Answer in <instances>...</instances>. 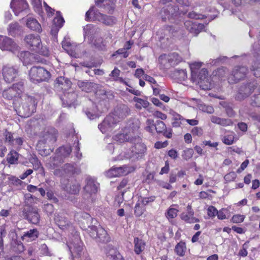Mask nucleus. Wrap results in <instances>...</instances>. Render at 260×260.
Segmentation results:
<instances>
[{
	"mask_svg": "<svg viewBox=\"0 0 260 260\" xmlns=\"http://www.w3.org/2000/svg\"><path fill=\"white\" fill-rule=\"evenodd\" d=\"M24 198L25 203L26 206H27V208H28L29 206H31V204L34 203V200L36 199L35 197L30 194H26L24 196Z\"/></svg>",
	"mask_w": 260,
	"mask_h": 260,
	"instance_id": "0e129e2a",
	"label": "nucleus"
},
{
	"mask_svg": "<svg viewBox=\"0 0 260 260\" xmlns=\"http://www.w3.org/2000/svg\"><path fill=\"white\" fill-rule=\"evenodd\" d=\"M39 232L36 229H31L27 232L24 233L23 235L22 236L23 240H25L26 238H28L27 241L29 240L33 241L36 239L38 237Z\"/></svg>",
	"mask_w": 260,
	"mask_h": 260,
	"instance_id": "58836bf2",
	"label": "nucleus"
},
{
	"mask_svg": "<svg viewBox=\"0 0 260 260\" xmlns=\"http://www.w3.org/2000/svg\"><path fill=\"white\" fill-rule=\"evenodd\" d=\"M17 53H18L17 54L18 57L23 62L24 65L26 66L34 61L35 58L34 54H31L27 51H23L20 52H19L18 51Z\"/></svg>",
	"mask_w": 260,
	"mask_h": 260,
	"instance_id": "7c9ffc66",
	"label": "nucleus"
},
{
	"mask_svg": "<svg viewBox=\"0 0 260 260\" xmlns=\"http://www.w3.org/2000/svg\"><path fill=\"white\" fill-rule=\"evenodd\" d=\"M155 199V196H151L149 197H140L138 199L139 202L142 203L144 206L153 202Z\"/></svg>",
	"mask_w": 260,
	"mask_h": 260,
	"instance_id": "bf43d9fd",
	"label": "nucleus"
},
{
	"mask_svg": "<svg viewBox=\"0 0 260 260\" xmlns=\"http://www.w3.org/2000/svg\"><path fill=\"white\" fill-rule=\"evenodd\" d=\"M168 54L161 55L158 58L159 63L164 68H168L171 66V64L168 61Z\"/></svg>",
	"mask_w": 260,
	"mask_h": 260,
	"instance_id": "6e6d98bb",
	"label": "nucleus"
},
{
	"mask_svg": "<svg viewBox=\"0 0 260 260\" xmlns=\"http://www.w3.org/2000/svg\"><path fill=\"white\" fill-rule=\"evenodd\" d=\"M146 126L145 129L146 131L149 132L151 133H153L155 128V124L154 121L152 119H148L146 121Z\"/></svg>",
	"mask_w": 260,
	"mask_h": 260,
	"instance_id": "680f3d73",
	"label": "nucleus"
},
{
	"mask_svg": "<svg viewBox=\"0 0 260 260\" xmlns=\"http://www.w3.org/2000/svg\"><path fill=\"white\" fill-rule=\"evenodd\" d=\"M61 188L69 193L76 194L79 193L81 187L77 182L69 183L68 180L62 179L61 181Z\"/></svg>",
	"mask_w": 260,
	"mask_h": 260,
	"instance_id": "412c9836",
	"label": "nucleus"
},
{
	"mask_svg": "<svg viewBox=\"0 0 260 260\" xmlns=\"http://www.w3.org/2000/svg\"><path fill=\"white\" fill-rule=\"evenodd\" d=\"M184 25L186 29L194 36H197L205 27L203 24L198 23L191 20L185 21Z\"/></svg>",
	"mask_w": 260,
	"mask_h": 260,
	"instance_id": "393cba45",
	"label": "nucleus"
},
{
	"mask_svg": "<svg viewBox=\"0 0 260 260\" xmlns=\"http://www.w3.org/2000/svg\"><path fill=\"white\" fill-rule=\"evenodd\" d=\"M86 115L87 117L90 119H93L95 118L99 117L101 112H99L98 111H95L94 110H89V109H87L85 111Z\"/></svg>",
	"mask_w": 260,
	"mask_h": 260,
	"instance_id": "052dcab7",
	"label": "nucleus"
},
{
	"mask_svg": "<svg viewBox=\"0 0 260 260\" xmlns=\"http://www.w3.org/2000/svg\"><path fill=\"white\" fill-rule=\"evenodd\" d=\"M18 153L15 151H11L8 154L7 161L10 164H15L17 162Z\"/></svg>",
	"mask_w": 260,
	"mask_h": 260,
	"instance_id": "3c124183",
	"label": "nucleus"
},
{
	"mask_svg": "<svg viewBox=\"0 0 260 260\" xmlns=\"http://www.w3.org/2000/svg\"><path fill=\"white\" fill-rule=\"evenodd\" d=\"M178 9L177 7H174L171 4L162 8L160 12L161 20L165 21L167 19H170L177 12Z\"/></svg>",
	"mask_w": 260,
	"mask_h": 260,
	"instance_id": "cd10ccee",
	"label": "nucleus"
},
{
	"mask_svg": "<svg viewBox=\"0 0 260 260\" xmlns=\"http://www.w3.org/2000/svg\"><path fill=\"white\" fill-rule=\"evenodd\" d=\"M30 81L34 83H38L47 81L51 74L47 70L40 67H32L29 72Z\"/></svg>",
	"mask_w": 260,
	"mask_h": 260,
	"instance_id": "423d86ee",
	"label": "nucleus"
},
{
	"mask_svg": "<svg viewBox=\"0 0 260 260\" xmlns=\"http://www.w3.org/2000/svg\"><path fill=\"white\" fill-rule=\"evenodd\" d=\"M26 25L30 29L38 32H40L42 31L40 24L35 18L31 17L28 18L27 20Z\"/></svg>",
	"mask_w": 260,
	"mask_h": 260,
	"instance_id": "c9c22d12",
	"label": "nucleus"
},
{
	"mask_svg": "<svg viewBox=\"0 0 260 260\" xmlns=\"http://www.w3.org/2000/svg\"><path fill=\"white\" fill-rule=\"evenodd\" d=\"M131 143L134 144V146L132 147L138 159L141 158L146 151V147L141 142V139L139 137L134 136L133 142Z\"/></svg>",
	"mask_w": 260,
	"mask_h": 260,
	"instance_id": "4be33fe9",
	"label": "nucleus"
},
{
	"mask_svg": "<svg viewBox=\"0 0 260 260\" xmlns=\"http://www.w3.org/2000/svg\"><path fill=\"white\" fill-rule=\"evenodd\" d=\"M248 73V69L244 66L235 67L232 74L228 78V81L230 83L233 84L237 83L241 80H243Z\"/></svg>",
	"mask_w": 260,
	"mask_h": 260,
	"instance_id": "f8f14e48",
	"label": "nucleus"
},
{
	"mask_svg": "<svg viewBox=\"0 0 260 260\" xmlns=\"http://www.w3.org/2000/svg\"><path fill=\"white\" fill-rule=\"evenodd\" d=\"M211 121L214 123H216L223 126H230L233 124V122L230 119L221 118L215 116H212Z\"/></svg>",
	"mask_w": 260,
	"mask_h": 260,
	"instance_id": "e433bc0d",
	"label": "nucleus"
},
{
	"mask_svg": "<svg viewBox=\"0 0 260 260\" xmlns=\"http://www.w3.org/2000/svg\"><path fill=\"white\" fill-rule=\"evenodd\" d=\"M132 169L130 167L124 165L119 167H113L106 173V175L110 178L116 177L126 175L131 173Z\"/></svg>",
	"mask_w": 260,
	"mask_h": 260,
	"instance_id": "6ab92c4d",
	"label": "nucleus"
},
{
	"mask_svg": "<svg viewBox=\"0 0 260 260\" xmlns=\"http://www.w3.org/2000/svg\"><path fill=\"white\" fill-rule=\"evenodd\" d=\"M254 91L258 92L259 93L254 94L251 97L250 104L253 107H260V86L258 85L257 81L255 80H253L245 85H242L240 87L235 99L237 100L241 101Z\"/></svg>",
	"mask_w": 260,
	"mask_h": 260,
	"instance_id": "f257e3e1",
	"label": "nucleus"
},
{
	"mask_svg": "<svg viewBox=\"0 0 260 260\" xmlns=\"http://www.w3.org/2000/svg\"><path fill=\"white\" fill-rule=\"evenodd\" d=\"M88 232L91 237L99 242L105 243L110 241V237L107 232L100 225L98 227L95 225L89 226Z\"/></svg>",
	"mask_w": 260,
	"mask_h": 260,
	"instance_id": "0eeeda50",
	"label": "nucleus"
},
{
	"mask_svg": "<svg viewBox=\"0 0 260 260\" xmlns=\"http://www.w3.org/2000/svg\"><path fill=\"white\" fill-rule=\"evenodd\" d=\"M145 211V208L144 205L139 202V200H138L135 206L134 213L135 215L137 217H140L143 214Z\"/></svg>",
	"mask_w": 260,
	"mask_h": 260,
	"instance_id": "49530a36",
	"label": "nucleus"
},
{
	"mask_svg": "<svg viewBox=\"0 0 260 260\" xmlns=\"http://www.w3.org/2000/svg\"><path fill=\"white\" fill-rule=\"evenodd\" d=\"M23 83L19 82L13 85V86L3 92V96L5 99L12 100L13 98L18 97L23 91Z\"/></svg>",
	"mask_w": 260,
	"mask_h": 260,
	"instance_id": "9d476101",
	"label": "nucleus"
},
{
	"mask_svg": "<svg viewBox=\"0 0 260 260\" xmlns=\"http://www.w3.org/2000/svg\"><path fill=\"white\" fill-rule=\"evenodd\" d=\"M133 101L136 103L135 107L136 109L141 110L142 108H144L147 109L149 112L151 111L150 108H149L150 103L147 100L135 96L133 98Z\"/></svg>",
	"mask_w": 260,
	"mask_h": 260,
	"instance_id": "473e14b6",
	"label": "nucleus"
},
{
	"mask_svg": "<svg viewBox=\"0 0 260 260\" xmlns=\"http://www.w3.org/2000/svg\"><path fill=\"white\" fill-rule=\"evenodd\" d=\"M178 211V210L175 208H170L167 211V217L168 218H174L177 216Z\"/></svg>",
	"mask_w": 260,
	"mask_h": 260,
	"instance_id": "338daca9",
	"label": "nucleus"
},
{
	"mask_svg": "<svg viewBox=\"0 0 260 260\" xmlns=\"http://www.w3.org/2000/svg\"><path fill=\"white\" fill-rule=\"evenodd\" d=\"M96 5L105 12L112 14L115 7V3L111 0H97Z\"/></svg>",
	"mask_w": 260,
	"mask_h": 260,
	"instance_id": "c756f323",
	"label": "nucleus"
},
{
	"mask_svg": "<svg viewBox=\"0 0 260 260\" xmlns=\"http://www.w3.org/2000/svg\"><path fill=\"white\" fill-rule=\"evenodd\" d=\"M107 256L112 260H124L121 254L115 249H111L107 253Z\"/></svg>",
	"mask_w": 260,
	"mask_h": 260,
	"instance_id": "a18cd8bd",
	"label": "nucleus"
},
{
	"mask_svg": "<svg viewBox=\"0 0 260 260\" xmlns=\"http://www.w3.org/2000/svg\"><path fill=\"white\" fill-rule=\"evenodd\" d=\"M53 22L54 25H55L56 27H58V28H56V32L57 31H58L59 29L63 26V24L64 22V19L60 15V12H56V16L54 18Z\"/></svg>",
	"mask_w": 260,
	"mask_h": 260,
	"instance_id": "c03bdc74",
	"label": "nucleus"
},
{
	"mask_svg": "<svg viewBox=\"0 0 260 260\" xmlns=\"http://www.w3.org/2000/svg\"><path fill=\"white\" fill-rule=\"evenodd\" d=\"M166 124L160 120H157L155 123V129L157 133H162L166 129Z\"/></svg>",
	"mask_w": 260,
	"mask_h": 260,
	"instance_id": "4d7b16f0",
	"label": "nucleus"
},
{
	"mask_svg": "<svg viewBox=\"0 0 260 260\" xmlns=\"http://www.w3.org/2000/svg\"><path fill=\"white\" fill-rule=\"evenodd\" d=\"M57 132L53 127H48L45 129L43 137L38 142L41 146L44 144L50 146L56 141Z\"/></svg>",
	"mask_w": 260,
	"mask_h": 260,
	"instance_id": "9b49d317",
	"label": "nucleus"
},
{
	"mask_svg": "<svg viewBox=\"0 0 260 260\" xmlns=\"http://www.w3.org/2000/svg\"><path fill=\"white\" fill-rule=\"evenodd\" d=\"M24 41L35 52L44 56H47L49 55V51L46 47L43 48L40 37L39 35H28L25 37Z\"/></svg>",
	"mask_w": 260,
	"mask_h": 260,
	"instance_id": "20e7f679",
	"label": "nucleus"
},
{
	"mask_svg": "<svg viewBox=\"0 0 260 260\" xmlns=\"http://www.w3.org/2000/svg\"><path fill=\"white\" fill-rule=\"evenodd\" d=\"M191 78L203 90H209L213 87L210 77L208 76V71L206 69H202L199 73H192Z\"/></svg>",
	"mask_w": 260,
	"mask_h": 260,
	"instance_id": "39448f33",
	"label": "nucleus"
},
{
	"mask_svg": "<svg viewBox=\"0 0 260 260\" xmlns=\"http://www.w3.org/2000/svg\"><path fill=\"white\" fill-rule=\"evenodd\" d=\"M99 184L93 179L91 178H87L86 185L84 187V198L89 201L92 202L93 197L98 192Z\"/></svg>",
	"mask_w": 260,
	"mask_h": 260,
	"instance_id": "6e6552de",
	"label": "nucleus"
},
{
	"mask_svg": "<svg viewBox=\"0 0 260 260\" xmlns=\"http://www.w3.org/2000/svg\"><path fill=\"white\" fill-rule=\"evenodd\" d=\"M168 61L171 66L177 64L181 60V57L175 52L168 54Z\"/></svg>",
	"mask_w": 260,
	"mask_h": 260,
	"instance_id": "37998d69",
	"label": "nucleus"
},
{
	"mask_svg": "<svg viewBox=\"0 0 260 260\" xmlns=\"http://www.w3.org/2000/svg\"><path fill=\"white\" fill-rule=\"evenodd\" d=\"M54 220L60 229L62 230H69L70 231H72L71 235L69 236L67 241L69 240L70 238L73 239V236L75 233H77L79 235L78 232L74 230L72 224L70 221L68 220L64 214L58 213L55 215Z\"/></svg>",
	"mask_w": 260,
	"mask_h": 260,
	"instance_id": "1a4fd4ad",
	"label": "nucleus"
},
{
	"mask_svg": "<svg viewBox=\"0 0 260 260\" xmlns=\"http://www.w3.org/2000/svg\"><path fill=\"white\" fill-rule=\"evenodd\" d=\"M31 3L35 11L40 13L42 9V0H31Z\"/></svg>",
	"mask_w": 260,
	"mask_h": 260,
	"instance_id": "774afa93",
	"label": "nucleus"
},
{
	"mask_svg": "<svg viewBox=\"0 0 260 260\" xmlns=\"http://www.w3.org/2000/svg\"><path fill=\"white\" fill-rule=\"evenodd\" d=\"M85 19L86 21H98L106 25H112L117 21L115 17L103 14L94 7L90 8L86 13Z\"/></svg>",
	"mask_w": 260,
	"mask_h": 260,
	"instance_id": "f03ea898",
	"label": "nucleus"
},
{
	"mask_svg": "<svg viewBox=\"0 0 260 260\" xmlns=\"http://www.w3.org/2000/svg\"><path fill=\"white\" fill-rule=\"evenodd\" d=\"M180 218L188 223H193L200 221L199 219L194 217V211L191 205L189 204L186 207V212H182L181 214Z\"/></svg>",
	"mask_w": 260,
	"mask_h": 260,
	"instance_id": "a878e982",
	"label": "nucleus"
},
{
	"mask_svg": "<svg viewBox=\"0 0 260 260\" xmlns=\"http://www.w3.org/2000/svg\"><path fill=\"white\" fill-rule=\"evenodd\" d=\"M63 162L61 158H59L56 154L53 157H51L48 160L47 164L51 169H57V168Z\"/></svg>",
	"mask_w": 260,
	"mask_h": 260,
	"instance_id": "4c0bfd02",
	"label": "nucleus"
},
{
	"mask_svg": "<svg viewBox=\"0 0 260 260\" xmlns=\"http://www.w3.org/2000/svg\"><path fill=\"white\" fill-rule=\"evenodd\" d=\"M72 83L71 81L64 77H59L54 81L55 90L58 92L62 93L70 90Z\"/></svg>",
	"mask_w": 260,
	"mask_h": 260,
	"instance_id": "f3484780",
	"label": "nucleus"
},
{
	"mask_svg": "<svg viewBox=\"0 0 260 260\" xmlns=\"http://www.w3.org/2000/svg\"><path fill=\"white\" fill-rule=\"evenodd\" d=\"M120 73V71L118 68H115L110 74V76L112 77L113 81L125 83V82L123 78L119 77Z\"/></svg>",
	"mask_w": 260,
	"mask_h": 260,
	"instance_id": "de8ad7c7",
	"label": "nucleus"
},
{
	"mask_svg": "<svg viewBox=\"0 0 260 260\" xmlns=\"http://www.w3.org/2000/svg\"><path fill=\"white\" fill-rule=\"evenodd\" d=\"M117 123L118 120L110 114L104 119L101 123L99 124L98 127L102 133L105 134L111 132Z\"/></svg>",
	"mask_w": 260,
	"mask_h": 260,
	"instance_id": "dca6fc26",
	"label": "nucleus"
},
{
	"mask_svg": "<svg viewBox=\"0 0 260 260\" xmlns=\"http://www.w3.org/2000/svg\"><path fill=\"white\" fill-rule=\"evenodd\" d=\"M18 68L10 64L4 66L2 69V74L4 80L8 83L13 82L18 75Z\"/></svg>",
	"mask_w": 260,
	"mask_h": 260,
	"instance_id": "2eb2a0df",
	"label": "nucleus"
},
{
	"mask_svg": "<svg viewBox=\"0 0 260 260\" xmlns=\"http://www.w3.org/2000/svg\"><path fill=\"white\" fill-rule=\"evenodd\" d=\"M11 8L16 15H18L20 12L27 10L28 5L26 0H12Z\"/></svg>",
	"mask_w": 260,
	"mask_h": 260,
	"instance_id": "bb28decb",
	"label": "nucleus"
},
{
	"mask_svg": "<svg viewBox=\"0 0 260 260\" xmlns=\"http://www.w3.org/2000/svg\"><path fill=\"white\" fill-rule=\"evenodd\" d=\"M22 212L24 217L29 222L35 224L39 223L40 215L37 207L29 206L28 208H24Z\"/></svg>",
	"mask_w": 260,
	"mask_h": 260,
	"instance_id": "4468645a",
	"label": "nucleus"
},
{
	"mask_svg": "<svg viewBox=\"0 0 260 260\" xmlns=\"http://www.w3.org/2000/svg\"><path fill=\"white\" fill-rule=\"evenodd\" d=\"M73 238H70L67 241V245L69 248L72 260L80 257L83 253V243L81 241L79 235L75 233Z\"/></svg>",
	"mask_w": 260,
	"mask_h": 260,
	"instance_id": "7ed1b4c3",
	"label": "nucleus"
},
{
	"mask_svg": "<svg viewBox=\"0 0 260 260\" xmlns=\"http://www.w3.org/2000/svg\"><path fill=\"white\" fill-rule=\"evenodd\" d=\"M19 29V25L17 22L11 23L8 28L9 34L14 36L16 35Z\"/></svg>",
	"mask_w": 260,
	"mask_h": 260,
	"instance_id": "864d4df0",
	"label": "nucleus"
},
{
	"mask_svg": "<svg viewBox=\"0 0 260 260\" xmlns=\"http://www.w3.org/2000/svg\"><path fill=\"white\" fill-rule=\"evenodd\" d=\"M93 44L99 50H105L106 49L107 42L102 38H96L93 42Z\"/></svg>",
	"mask_w": 260,
	"mask_h": 260,
	"instance_id": "ea45409f",
	"label": "nucleus"
},
{
	"mask_svg": "<svg viewBox=\"0 0 260 260\" xmlns=\"http://www.w3.org/2000/svg\"><path fill=\"white\" fill-rule=\"evenodd\" d=\"M193 153V150L192 148H186L183 151L182 157L184 159L187 160L192 157Z\"/></svg>",
	"mask_w": 260,
	"mask_h": 260,
	"instance_id": "13d9d810",
	"label": "nucleus"
},
{
	"mask_svg": "<svg viewBox=\"0 0 260 260\" xmlns=\"http://www.w3.org/2000/svg\"><path fill=\"white\" fill-rule=\"evenodd\" d=\"M185 249V243L180 242L175 246V250L178 255L183 256L184 254Z\"/></svg>",
	"mask_w": 260,
	"mask_h": 260,
	"instance_id": "5fc2aeb1",
	"label": "nucleus"
},
{
	"mask_svg": "<svg viewBox=\"0 0 260 260\" xmlns=\"http://www.w3.org/2000/svg\"><path fill=\"white\" fill-rule=\"evenodd\" d=\"M72 149L70 146H62L57 149L55 154L62 160L68 157L71 153Z\"/></svg>",
	"mask_w": 260,
	"mask_h": 260,
	"instance_id": "f704fd0d",
	"label": "nucleus"
},
{
	"mask_svg": "<svg viewBox=\"0 0 260 260\" xmlns=\"http://www.w3.org/2000/svg\"><path fill=\"white\" fill-rule=\"evenodd\" d=\"M37 103L34 98L31 96H26L25 102L22 104V109L24 111V116H29L35 112Z\"/></svg>",
	"mask_w": 260,
	"mask_h": 260,
	"instance_id": "a211bd4d",
	"label": "nucleus"
},
{
	"mask_svg": "<svg viewBox=\"0 0 260 260\" xmlns=\"http://www.w3.org/2000/svg\"><path fill=\"white\" fill-rule=\"evenodd\" d=\"M235 136V135L234 132H231L230 134L224 136L222 138V141L226 145H232L234 143Z\"/></svg>",
	"mask_w": 260,
	"mask_h": 260,
	"instance_id": "603ef678",
	"label": "nucleus"
},
{
	"mask_svg": "<svg viewBox=\"0 0 260 260\" xmlns=\"http://www.w3.org/2000/svg\"><path fill=\"white\" fill-rule=\"evenodd\" d=\"M124 159H131L132 161H135L138 159L133 147H132L131 149L126 150L123 153L120 154L118 156L117 159L123 160Z\"/></svg>",
	"mask_w": 260,
	"mask_h": 260,
	"instance_id": "2f4dec72",
	"label": "nucleus"
},
{
	"mask_svg": "<svg viewBox=\"0 0 260 260\" xmlns=\"http://www.w3.org/2000/svg\"><path fill=\"white\" fill-rule=\"evenodd\" d=\"M80 170L76 168L74 165L66 164L60 169H55L54 171V174L55 176H62L78 174Z\"/></svg>",
	"mask_w": 260,
	"mask_h": 260,
	"instance_id": "aec40b11",
	"label": "nucleus"
},
{
	"mask_svg": "<svg viewBox=\"0 0 260 260\" xmlns=\"http://www.w3.org/2000/svg\"><path fill=\"white\" fill-rule=\"evenodd\" d=\"M62 94H59L60 99L63 102V104H65L66 102L67 105L71 107L72 105H74V103L77 99V94L70 88V90L65 92Z\"/></svg>",
	"mask_w": 260,
	"mask_h": 260,
	"instance_id": "c85d7f7f",
	"label": "nucleus"
},
{
	"mask_svg": "<svg viewBox=\"0 0 260 260\" xmlns=\"http://www.w3.org/2000/svg\"><path fill=\"white\" fill-rule=\"evenodd\" d=\"M173 76L178 81H184L187 78V72L186 70L183 69H176L173 73Z\"/></svg>",
	"mask_w": 260,
	"mask_h": 260,
	"instance_id": "a19ab883",
	"label": "nucleus"
},
{
	"mask_svg": "<svg viewBox=\"0 0 260 260\" xmlns=\"http://www.w3.org/2000/svg\"><path fill=\"white\" fill-rule=\"evenodd\" d=\"M78 85L82 91H84L86 92H91L94 86L93 84L91 82L82 81H79L78 82Z\"/></svg>",
	"mask_w": 260,
	"mask_h": 260,
	"instance_id": "79ce46f5",
	"label": "nucleus"
},
{
	"mask_svg": "<svg viewBox=\"0 0 260 260\" xmlns=\"http://www.w3.org/2000/svg\"><path fill=\"white\" fill-rule=\"evenodd\" d=\"M251 70L253 71V75L255 77H260V62L255 61L252 66Z\"/></svg>",
	"mask_w": 260,
	"mask_h": 260,
	"instance_id": "e2e57ef3",
	"label": "nucleus"
},
{
	"mask_svg": "<svg viewBox=\"0 0 260 260\" xmlns=\"http://www.w3.org/2000/svg\"><path fill=\"white\" fill-rule=\"evenodd\" d=\"M134 243V251L137 254H140L145 248L146 243L142 239L135 238Z\"/></svg>",
	"mask_w": 260,
	"mask_h": 260,
	"instance_id": "72a5a7b5",
	"label": "nucleus"
},
{
	"mask_svg": "<svg viewBox=\"0 0 260 260\" xmlns=\"http://www.w3.org/2000/svg\"><path fill=\"white\" fill-rule=\"evenodd\" d=\"M174 121L172 122V126L174 127L180 126L181 124H183L185 119L179 114H176L173 117Z\"/></svg>",
	"mask_w": 260,
	"mask_h": 260,
	"instance_id": "09e8293b",
	"label": "nucleus"
},
{
	"mask_svg": "<svg viewBox=\"0 0 260 260\" xmlns=\"http://www.w3.org/2000/svg\"><path fill=\"white\" fill-rule=\"evenodd\" d=\"M133 132L128 128H125L122 133L116 135L114 139L119 143H124L125 142H133L134 136Z\"/></svg>",
	"mask_w": 260,
	"mask_h": 260,
	"instance_id": "5701e85b",
	"label": "nucleus"
},
{
	"mask_svg": "<svg viewBox=\"0 0 260 260\" xmlns=\"http://www.w3.org/2000/svg\"><path fill=\"white\" fill-rule=\"evenodd\" d=\"M71 46V43L69 42L63 41L62 43V47L64 50H66L71 56L75 58L78 57V54L72 51Z\"/></svg>",
	"mask_w": 260,
	"mask_h": 260,
	"instance_id": "8fccbe9b",
	"label": "nucleus"
},
{
	"mask_svg": "<svg viewBox=\"0 0 260 260\" xmlns=\"http://www.w3.org/2000/svg\"><path fill=\"white\" fill-rule=\"evenodd\" d=\"M0 49L2 50L9 51L16 54L19 51L20 47L12 39L0 35Z\"/></svg>",
	"mask_w": 260,
	"mask_h": 260,
	"instance_id": "ddd939ff",
	"label": "nucleus"
},
{
	"mask_svg": "<svg viewBox=\"0 0 260 260\" xmlns=\"http://www.w3.org/2000/svg\"><path fill=\"white\" fill-rule=\"evenodd\" d=\"M129 113L130 109L127 105H120L115 108L114 112L111 115L115 117V119L118 120V122H119L120 120L128 115Z\"/></svg>",
	"mask_w": 260,
	"mask_h": 260,
	"instance_id": "b1692460",
	"label": "nucleus"
},
{
	"mask_svg": "<svg viewBox=\"0 0 260 260\" xmlns=\"http://www.w3.org/2000/svg\"><path fill=\"white\" fill-rule=\"evenodd\" d=\"M203 63L201 62H194L190 64V68L191 71V75L192 73H196L198 70L202 67Z\"/></svg>",
	"mask_w": 260,
	"mask_h": 260,
	"instance_id": "69168bd1",
	"label": "nucleus"
}]
</instances>
